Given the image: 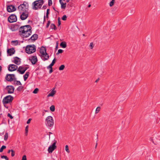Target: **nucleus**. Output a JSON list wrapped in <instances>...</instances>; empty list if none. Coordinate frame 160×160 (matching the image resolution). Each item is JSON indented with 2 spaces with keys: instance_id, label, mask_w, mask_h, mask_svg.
Listing matches in <instances>:
<instances>
[{
  "instance_id": "6",
  "label": "nucleus",
  "mask_w": 160,
  "mask_h": 160,
  "mask_svg": "<svg viewBox=\"0 0 160 160\" xmlns=\"http://www.w3.org/2000/svg\"><path fill=\"white\" fill-rule=\"evenodd\" d=\"M13 99V97L11 95H8L4 97L2 100L3 103L5 104L11 102Z\"/></svg>"
},
{
  "instance_id": "22",
  "label": "nucleus",
  "mask_w": 160,
  "mask_h": 160,
  "mask_svg": "<svg viewBox=\"0 0 160 160\" xmlns=\"http://www.w3.org/2000/svg\"><path fill=\"white\" fill-rule=\"evenodd\" d=\"M55 59L54 58L53 60H52V63L48 66L47 67V69L52 68V66L54 65V64L55 62Z\"/></svg>"
},
{
  "instance_id": "29",
  "label": "nucleus",
  "mask_w": 160,
  "mask_h": 160,
  "mask_svg": "<svg viewBox=\"0 0 160 160\" xmlns=\"http://www.w3.org/2000/svg\"><path fill=\"white\" fill-rule=\"evenodd\" d=\"M8 138V133L6 132L5 133L4 136V140L5 141H6Z\"/></svg>"
},
{
  "instance_id": "44",
  "label": "nucleus",
  "mask_w": 160,
  "mask_h": 160,
  "mask_svg": "<svg viewBox=\"0 0 160 160\" xmlns=\"http://www.w3.org/2000/svg\"><path fill=\"white\" fill-rule=\"evenodd\" d=\"M50 21H48V23L46 25V28H48V27L49 26V25H50Z\"/></svg>"
},
{
  "instance_id": "62",
  "label": "nucleus",
  "mask_w": 160,
  "mask_h": 160,
  "mask_svg": "<svg viewBox=\"0 0 160 160\" xmlns=\"http://www.w3.org/2000/svg\"><path fill=\"white\" fill-rule=\"evenodd\" d=\"M58 44L57 43L56 47V49H57L58 48Z\"/></svg>"
},
{
  "instance_id": "40",
  "label": "nucleus",
  "mask_w": 160,
  "mask_h": 160,
  "mask_svg": "<svg viewBox=\"0 0 160 160\" xmlns=\"http://www.w3.org/2000/svg\"><path fill=\"white\" fill-rule=\"evenodd\" d=\"M67 18V16L66 15H63L62 18V19L64 20H66Z\"/></svg>"
},
{
  "instance_id": "2",
  "label": "nucleus",
  "mask_w": 160,
  "mask_h": 160,
  "mask_svg": "<svg viewBox=\"0 0 160 160\" xmlns=\"http://www.w3.org/2000/svg\"><path fill=\"white\" fill-rule=\"evenodd\" d=\"M32 27L29 25L21 26L19 29V34H24L25 32L32 31Z\"/></svg>"
},
{
  "instance_id": "10",
  "label": "nucleus",
  "mask_w": 160,
  "mask_h": 160,
  "mask_svg": "<svg viewBox=\"0 0 160 160\" xmlns=\"http://www.w3.org/2000/svg\"><path fill=\"white\" fill-rule=\"evenodd\" d=\"M20 13H21L20 16V19L22 20L26 19L28 16V11L20 12Z\"/></svg>"
},
{
  "instance_id": "11",
  "label": "nucleus",
  "mask_w": 160,
  "mask_h": 160,
  "mask_svg": "<svg viewBox=\"0 0 160 160\" xmlns=\"http://www.w3.org/2000/svg\"><path fill=\"white\" fill-rule=\"evenodd\" d=\"M54 142L53 143L52 145H50L48 148V151L49 153H52L54 150L56 148V146L55 145L57 141L54 140Z\"/></svg>"
},
{
  "instance_id": "56",
  "label": "nucleus",
  "mask_w": 160,
  "mask_h": 160,
  "mask_svg": "<svg viewBox=\"0 0 160 160\" xmlns=\"http://www.w3.org/2000/svg\"><path fill=\"white\" fill-rule=\"evenodd\" d=\"M4 134V132H3L2 133H0V136H2V135H3Z\"/></svg>"
},
{
  "instance_id": "28",
  "label": "nucleus",
  "mask_w": 160,
  "mask_h": 160,
  "mask_svg": "<svg viewBox=\"0 0 160 160\" xmlns=\"http://www.w3.org/2000/svg\"><path fill=\"white\" fill-rule=\"evenodd\" d=\"M18 28H17L16 26H14L11 28V29L12 31H14L17 30Z\"/></svg>"
},
{
  "instance_id": "49",
  "label": "nucleus",
  "mask_w": 160,
  "mask_h": 160,
  "mask_svg": "<svg viewBox=\"0 0 160 160\" xmlns=\"http://www.w3.org/2000/svg\"><path fill=\"white\" fill-rule=\"evenodd\" d=\"M67 7L69 8L70 7H72V4L71 3H69L67 5Z\"/></svg>"
},
{
  "instance_id": "7",
  "label": "nucleus",
  "mask_w": 160,
  "mask_h": 160,
  "mask_svg": "<svg viewBox=\"0 0 160 160\" xmlns=\"http://www.w3.org/2000/svg\"><path fill=\"white\" fill-rule=\"evenodd\" d=\"M6 79L8 81L12 82L16 80L15 75L14 74H7L6 77Z\"/></svg>"
},
{
  "instance_id": "47",
  "label": "nucleus",
  "mask_w": 160,
  "mask_h": 160,
  "mask_svg": "<svg viewBox=\"0 0 160 160\" xmlns=\"http://www.w3.org/2000/svg\"><path fill=\"white\" fill-rule=\"evenodd\" d=\"M28 126H27L25 128V132L26 133H27L28 131Z\"/></svg>"
},
{
  "instance_id": "33",
  "label": "nucleus",
  "mask_w": 160,
  "mask_h": 160,
  "mask_svg": "<svg viewBox=\"0 0 160 160\" xmlns=\"http://www.w3.org/2000/svg\"><path fill=\"white\" fill-rule=\"evenodd\" d=\"M65 66L64 65H62L59 68V70H62L64 69Z\"/></svg>"
},
{
  "instance_id": "9",
  "label": "nucleus",
  "mask_w": 160,
  "mask_h": 160,
  "mask_svg": "<svg viewBox=\"0 0 160 160\" xmlns=\"http://www.w3.org/2000/svg\"><path fill=\"white\" fill-rule=\"evenodd\" d=\"M8 20L10 23L15 22L17 21V17L15 15L12 14L9 17Z\"/></svg>"
},
{
  "instance_id": "8",
  "label": "nucleus",
  "mask_w": 160,
  "mask_h": 160,
  "mask_svg": "<svg viewBox=\"0 0 160 160\" xmlns=\"http://www.w3.org/2000/svg\"><path fill=\"white\" fill-rule=\"evenodd\" d=\"M28 68L23 66H20L17 70V72L21 74L24 73L25 71Z\"/></svg>"
},
{
  "instance_id": "13",
  "label": "nucleus",
  "mask_w": 160,
  "mask_h": 160,
  "mask_svg": "<svg viewBox=\"0 0 160 160\" xmlns=\"http://www.w3.org/2000/svg\"><path fill=\"white\" fill-rule=\"evenodd\" d=\"M6 89L8 91V93H12L14 92V88L12 86H8L6 88Z\"/></svg>"
},
{
  "instance_id": "14",
  "label": "nucleus",
  "mask_w": 160,
  "mask_h": 160,
  "mask_svg": "<svg viewBox=\"0 0 160 160\" xmlns=\"http://www.w3.org/2000/svg\"><path fill=\"white\" fill-rule=\"evenodd\" d=\"M32 31H31L28 32H26L24 33V34H19L20 36L24 38H27L30 36L32 34Z\"/></svg>"
},
{
  "instance_id": "17",
  "label": "nucleus",
  "mask_w": 160,
  "mask_h": 160,
  "mask_svg": "<svg viewBox=\"0 0 160 160\" xmlns=\"http://www.w3.org/2000/svg\"><path fill=\"white\" fill-rule=\"evenodd\" d=\"M15 52V50L14 48H12L9 49H8L7 50V53L8 55L12 56Z\"/></svg>"
},
{
  "instance_id": "32",
  "label": "nucleus",
  "mask_w": 160,
  "mask_h": 160,
  "mask_svg": "<svg viewBox=\"0 0 160 160\" xmlns=\"http://www.w3.org/2000/svg\"><path fill=\"white\" fill-rule=\"evenodd\" d=\"M12 43L14 45H17L18 44V41L17 40L13 41L12 42Z\"/></svg>"
},
{
  "instance_id": "51",
  "label": "nucleus",
  "mask_w": 160,
  "mask_h": 160,
  "mask_svg": "<svg viewBox=\"0 0 160 160\" xmlns=\"http://www.w3.org/2000/svg\"><path fill=\"white\" fill-rule=\"evenodd\" d=\"M31 120H32V119H31V118H29V119L28 120V121H27V124H29V123H30V121H31Z\"/></svg>"
},
{
  "instance_id": "26",
  "label": "nucleus",
  "mask_w": 160,
  "mask_h": 160,
  "mask_svg": "<svg viewBox=\"0 0 160 160\" xmlns=\"http://www.w3.org/2000/svg\"><path fill=\"white\" fill-rule=\"evenodd\" d=\"M14 84L15 85H21V83L19 81H14Z\"/></svg>"
},
{
  "instance_id": "3",
  "label": "nucleus",
  "mask_w": 160,
  "mask_h": 160,
  "mask_svg": "<svg viewBox=\"0 0 160 160\" xmlns=\"http://www.w3.org/2000/svg\"><path fill=\"white\" fill-rule=\"evenodd\" d=\"M44 3V1L43 0H38L34 1L32 4L33 5V9L35 10H37L38 8L40 9Z\"/></svg>"
},
{
  "instance_id": "58",
  "label": "nucleus",
  "mask_w": 160,
  "mask_h": 160,
  "mask_svg": "<svg viewBox=\"0 0 160 160\" xmlns=\"http://www.w3.org/2000/svg\"><path fill=\"white\" fill-rule=\"evenodd\" d=\"M99 80V78H98V79H97L96 81H95V82H97Z\"/></svg>"
},
{
  "instance_id": "37",
  "label": "nucleus",
  "mask_w": 160,
  "mask_h": 160,
  "mask_svg": "<svg viewBox=\"0 0 160 160\" xmlns=\"http://www.w3.org/2000/svg\"><path fill=\"white\" fill-rule=\"evenodd\" d=\"M38 91V88H36L33 91V93L35 94L37 93Z\"/></svg>"
},
{
  "instance_id": "4",
  "label": "nucleus",
  "mask_w": 160,
  "mask_h": 160,
  "mask_svg": "<svg viewBox=\"0 0 160 160\" xmlns=\"http://www.w3.org/2000/svg\"><path fill=\"white\" fill-rule=\"evenodd\" d=\"M36 51V47L34 45H28L25 49V51L27 53L31 54Z\"/></svg>"
},
{
  "instance_id": "48",
  "label": "nucleus",
  "mask_w": 160,
  "mask_h": 160,
  "mask_svg": "<svg viewBox=\"0 0 160 160\" xmlns=\"http://www.w3.org/2000/svg\"><path fill=\"white\" fill-rule=\"evenodd\" d=\"M22 160H27L26 157V155H23L22 157Z\"/></svg>"
},
{
  "instance_id": "54",
  "label": "nucleus",
  "mask_w": 160,
  "mask_h": 160,
  "mask_svg": "<svg viewBox=\"0 0 160 160\" xmlns=\"http://www.w3.org/2000/svg\"><path fill=\"white\" fill-rule=\"evenodd\" d=\"M49 9H48L47 10L46 14H49Z\"/></svg>"
},
{
  "instance_id": "53",
  "label": "nucleus",
  "mask_w": 160,
  "mask_h": 160,
  "mask_svg": "<svg viewBox=\"0 0 160 160\" xmlns=\"http://www.w3.org/2000/svg\"><path fill=\"white\" fill-rule=\"evenodd\" d=\"M47 8V6L46 5H44L42 8V9H45L46 8Z\"/></svg>"
},
{
  "instance_id": "27",
  "label": "nucleus",
  "mask_w": 160,
  "mask_h": 160,
  "mask_svg": "<svg viewBox=\"0 0 160 160\" xmlns=\"http://www.w3.org/2000/svg\"><path fill=\"white\" fill-rule=\"evenodd\" d=\"M50 28L52 29H54V30H56L57 28L56 26L54 24L52 23L50 25Z\"/></svg>"
},
{
  "instance_id": "59",
  "label": "nucleus",
  "mask_w": 160,
  "mask_h": 160,
  "mask_svg": "<svg viewBox=\"0 0 160 160\" xmlns=\"http://www.w3.org/2000/svg\"><path fill=\"white\" fill-rule=\"evenodd\" d=\"M48 14H46V17L47 19L48 18Z\"/></svg>"
},
{
  "instance_id": "36",
  "label": "nucleus",
  "mask_w": 160,
  "mask_h": 160,
  "mask_svg": "<svg viewBox=\"0 0 160 160\" xmlns=\"http://www.w3.org/2000/svg\"><path fill=\"white\" fill-rule=\"evenodd\" d=\"M23 88V87L22 86H19L17 88V90L18 91H21Z\"/></svg>"
},
{
  "instance_id": "19",
  "label": "nucleus",
  "mask_w": 160,
  "mask_h": 160,
  "mask_svg": "<svg viewBox=\"0 0 160 160\" xmlns=\"http://www.w3.org/2000/svg\"><path fill=\"white\" fill-rule=\"evenodd\" d=\"M38 36L37 34H35L33 35L28 40V41L30 42L31 41H35L38 39Z\"/></svg>"
},
{
  "instance_id": "57",
  "label": "nucleus",
  "mask_w": 160,
  "mask_h": 160,
  "mask_svg": "<svg viewBox=\"0 0 160 160\" xmlns=\"http://www.w3.org/2000/svg\"><path fill=\"white\" fill-rule=\"evenodd\" d=\"M11 151V150H8V153H9Z\"/></svg>"
},
{
  "instance_id": "12",
  "label": "nucleus",
  "mask_w": 160,
  "mask_h": 160,
  "mask_svg": "<svg viewBox=\"0 0 160 160\" xmlns=\"http://www.w3.org/2000/svg\"><path fill=\"white\" fill-rule=\"evenodd\" d=\"M18 68V67L16 65L11 64L8 66V69L9 71L12 72L16 70Z\"/></svg>"
},
{
  "instance_id": "63",
  "label": "nucleus",
  "mask_w": 160,
  "mask_h": 160,
  "mask_svg": "<svg viewBox=\"0 0 160 160\" xmlns=\"http://www.w3.org/2000/svg\"><path fill=\"white\" fill-rule=\"evenodd\" d=\"M70 0H66V2H69Z\"/></svg>"
},
{
  "instance_id": "23",
  "label": "nucleus",
  "mask_w": 160,
  "mask_h": 160,
  "mask_svg": "<svg viewBox=\"0 0 160 160\" xmlns=\"http://www.w3.org/2000/svg\"><path fill=\"white\" fill-rule=\"evenodd\" d=\"M54 88L48 94V97H49L50 96H53L54 94H55L56 93L55 91L54 90Z\"/></svg>"
},
{
  "instance_id": "45",
  "label": "nucleus",
  "mask_w": 160,
  "mask_h": 160,
  "mask_svg": "<svg viewBox=\"0 0 160 160\" xmlns=\"http://www.w3.org/2000/svg\"><path fill=\"white\" fill-rule=\"evenodd\" d=\"M7 116L9 117L11 119L13 118V117L9 113H8Z\"/></svg>"
},
{
  "instance_id": "20",
  "label": "nucleus",
  "mask_w": 160,
  "mask_h": 160,
  "mask_svg": "<svg viewBox=\"0 0 160 160\" xmlns=\"http://www.w3.org/2000/svg\"><path fill=\"white\" fill-rule=\"evenodd\" d=\"M41 58L43 61H45L48 59L49 56L48 54L46 53L44 54V55H41Z\"/></svg>"
},
{
  "instance_id": "24",
  "label": "nucleus",
  "mask_w": 160,
  "mask_h": 160,
  "mask_svg": "<svg viewBox=\"0 0 160 160\" xmlns=\"http://www.w3.org/2000/svg\"><path fill=\"white\" fill-rule=\"evenodd\" d=\"M29 74H30L29 72H27L24 75L23 78H24V80L25 81H26L27 79L28 78L29 75Z\"/></svg>"
},
{
  "instance_id": "15",
  "label": "nucleus",
  "mask_w": 160,
  "mask_h": 160,
  "mask_svg": "<svg viewBox=\"0 0 160 160\" xmlns=\"http://www.w3.org/2000/svg\"><path fill=\"white\" fill-rule=\"evenodd\" d=\"M7 10L9 12H12L16 10V9L13 5H10L8 6Z\"/></svg>"
},
{
  "instance_id": "64",
  "label": "nucleus",
  "mask_w": 160,
  "mask_h": 160,
  "mask_svg": "<svg viewBox=\"0 0 160 160\" xmlns=\"http://www.w3.org/2000/svg\"><path fill=\"white\" fill-rule=\"evenodd\" d=\"M91 6V5L90 4H89L88 5V8H90V7Z\"/></svg>"
},
{
  "instance_id": "5",
  "label": "nucleus",
  "mask_w": 160,
  "mask_h": 160,
  "mask_svg": "<svg viewBox=\"0 0 160 160\" xmlns=\"http://www.w3.org/2000/svg\"><path fill=\"white\" fill-rule=\"evenodd\" d=\"M46 124L49 127H52L53 125V120L52 116H49L47 117L46 119Z\"/></svg>"
},
{
  "instance_id": "1",
  "label": "nucleus",
  "mask_w": 160,
  "mask_h": 160,
  "mask_svg": "<svg viewBox=\"0 0 160 160\" xmlns=\"http://www.w3.org/2000/svg\"><path fill=\"white\" fill-rule=\"evenodd\" d=\"M29 5L26 2L24 1L22 4H20L18 7V9L19 12H24L28 11Z\"/></svg>"
},
{
  "instance_id": "50",
  "label": "nucleus",
  "mask_w": 160,
  "mask_h": 160,
  "mask_svg": "<svg viewBox=\"0 0 160 160\" xmlns=\"http://www.w3.org/2000/svg\"><path fill=\"white\" fill-rule=\"evenodd\" d=\"M61 22L59 20V18H58V26H59L61 24Z\"/></svg>"
},
{
  "instance_id": "61",
  "label": "nucleus",
  "mask_w": 160,
  "mask_h": 160,
  "mask_svg": "<svg viewBox=\"0 0 160 160\" xmlns=\"http://www.w3.org/2000/svg\"><path fill=\"white\" fill-rule=\"evenodd\" d=\"M2 69V67L1 66H0V72H1Z\"/></svg>"
},
{
  "instance_id": "18",
  "label": "nucleus",
  "mask_w": 160,
  "mask_h": 160,
  "mask_svg": "<svg viewBox=\"0 0 160 160\" xmlns=\"http://www.w3.org/2000/svg\"><path fill=\"white\" fill-rule=\"evenodd\" d=\"M29 60L31 61L32 64H35L37 61V57L36 56H33L29 58Z\"/></svg>"
},
{
  "instance_id": "46",
  "label": "nucleus",
  "mask_w": 160,
  "mask_h": 160,
  "mask_svg": "<svg viewBox=\"0 0 160 160\" xmlns=\"http://www.w3.org/2000/svg\"><path fill=\"white\" fill-rule=\"evenodd\" d=\"M52 4V0H48V5L49 6H50Z\"/></svg>"
},
{
  "instance_id": "43",
  "label": "nucleus",
  "mask_w": 160,
  "mask_h": 160,
  "mask_svg": "<svg viewBox=\"0 0 160 160\" xmlns=\"http://www.w3.org/2000/svg\"><path fill=\"white\" fill-rule=\"evenodd\" d=\"M94 46V45H93V42H91L90 44V48L91 49H92L93 48Z\"/></svg>"
},
{
  "instance_id": "55",
  "label": "nucleus",
  "mask_w": 160,
  "mask_h": 160,
  "mask_svg": "<svg viewBox=\"0 0 160 160\" xmlns=\"http://www.w3.org/2000/svg\"><path fill=\"white\" fill-rule=\"evenodd\" d=\"M50 68V70L49 71V73H51L53 71H52V68Z\"/></svg>"
},
{
  "instance_id": "60",
  "label": "nucleus",
  "mask_w": 160,
  "mask_h": 160,
  "mask_svg": "<svg viewBox=\"0 0 160 160\" xmlns=\"http://www.w3.org/2000/svg\"><path fill=\"white\" fill-rule=\"evenodd\" d=\"M46 18H45V16H44V22L45 21Z\"/></svg>"
},
{
  "instance_id": "38",
  "label": "nucleus",
  "mask_w": 160,
  "mask_h": 160,
  "mask_svg": "<svg viewBox=\"0 0 160 160\" xmlns=\"http://www.w3.org/2000/svg\"><path fill=\"white\" fill-rule=\"evenodd\" d=\"M65 150L68 153H69L70 152L69 150L68 146L67 145H66L65 146Z\"/></svg>"
},
{
  "instance_id": "21",
  "label": "nucleus",
  "mask_w": 160,
  "mask_h": 160,
  "mask_svg": "<svg viewBox=\"0 0 160 160\" xmlns=\"http://www.w3.org/2000/svg\"><path fill=\"white\" fill-rule=\"evenodd\" d=\"M40 52L42 55H44V54L46 53L45 48L43 46L41 47Z\"/></svg>"
},
{
  "instance_id": "42",
  "label": "nucleus",
  "mask_w": 160,
  "mask_h": 160,
  "mask_svg": "<svg viewBox=\"0 0 160 160\" xmlns=\"http://www.w3.org/2000/svg\"><path fill=\"white\" fill-rule=\"evenodd\" d=\"M63 50L61 49H59L58 50V52L57 53V54H58L59 53H62L63 52Z\"/></svg>"
},
{
  "instance_id": "30",
  "label": "nucleus",
  "mask_w": 160,
  "mask_h": 160,
  "mask_svg": "<svg viewBox=\"0 0 160 160\" xmlns=\"http://www.w3.org/2000/svg\"><path fill=\"white\" fill-rule=\"evenodd\" d=\"M50 109L52 112H54L55 111V106L54 105H52L50 108Z\"/></svg>"
},
{
  "instance_id": "52",
  "label": "nucleus",
  "mask_w": 160,
  "mask_h": 160,
  "mask_svg": "<svg viewBox=\"0 0 160 160\" xmlns=\"http://www.w3.org/2000/svg\"><path fill=\"white\" fill-rule=\"evenodd\" d=\"M14 25L15 26H16L17 28L18 29L19 25L18 24H17V23H16L15 25Z\"/></svg>"
},
{
  "instance_id": "39",
  "label": "nucleus",
  "mask_w": 160,
  "mask_h": 160,
  "mask_svg": "<svg viewBox=\"0 0 160 160\" xmlns=\"http://www.w3.org/2000/svg\"><path fill=\"white\" fill-rule=\"evenodd\" d=\"M1 158H4L6 160H8V158L6 156H4V155L1 156Z\"/></svg>"
},
{
  "instance_id": "35",
  "label": "nucleus",
  "mask_w": 160,
  "mask_h": 160,
  "mask_svg": "<svg viewBox=\"0 0 160 160\" xmlns=\"http://www.w3.org/2000/svg\"><path fill=\"white\" fill-rule=\"evenodd\" d=\"M115 0H112L110 2L109 6L110 7H112L114 3Z\"/></svg>"
},
{
  "instance_id": "34",
  "label": "nucleus",
  "mask_w": 160,
  "mask_h": 160,
  "mask_svg": "<svg viewBox=\"0 0 160 160\" xmlns=\"http://www.w3.org/2000/svg\"><path fill=\"white\" fill-rule=\"evenodd\" d=\"M100 108L99 107H98L96 109L95 111V113H98L100 111Z\"/></svg>"
},
{
  "instance_id": "25",
  "label": "nucleus",
  "mask_w": 160,
  "mask_h": 160,
  "mask_svg": "<svg viewBox=\"0 0 160 160\" xmlns=\"http://www.w3.org/2000/svg\"><path fill=\"white\" fill-rule=\"evenodd\" d=\"M60 46L63 48H65L66 47L67 45L65 42H62L60 44Z\"/></svg>"
},
{
  "instance_id": "41",
  "label": "nucleus",
  "mask_w": 160,
  "mask_h": 160,
  "mask_svg": "<svg viewBox=\"0 0 160 160\" xmlns=\"http://www.w3.org/2000/svg\"><path fill=\"white\" fill-rule=\"evenodd\" d=\"M11 156L12 157H13L15 154V152L13 150H11Z\"/></svg>"
},
{
  "instance_id": "31",
  "label": "nucleus",
  "mask_w": 160,
  "mask_h": 160,
  "mask_svg": "<svg viewBox=\"0 0 160 160\" xmlns=\"http://www.w3.org/2000/svg\"><path fill=\"white\" fill-rule=\"evenodd\" d=\"M6 148V147L5 146H2L0 148V152H2L3 151V149H5Z\"/></svg>"
},
{
  "instance_id": "16",
  "label": "nucleus",
  "mask_w": 160,
  "mask_h": 160,
  "mask_svg": "<svg viewBox=\"0 0 160 160\" xmlns=\"http://www.w3.org/2000/svg\"><path fill=\"white\" fill-rule=\"evenodd\" d=\"M21 59L19 58L16 57L13 58V60H12V62L17 65H19L21 63Z\"/></svg>"
}]
</instances>
